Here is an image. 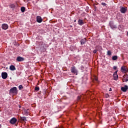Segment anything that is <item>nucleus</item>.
Here are the masks:
<instances>
[{"mask_svg":"<svg viewBox=\"0 0 128 128\" xmlns=\"http://www.w3.org/2000/svg\"><path fill=\"white\" fill-rule=\"evenodd\" d=\"M20 10H21V12H25V10H26V8H24V7H22L21 8H20Z\"/></svg>","mask_w":128,"mask_h":128,"instance_id":"nucleus-21","label":"nucleus"},{"mask_svg":"<svg viewBox=\"0 0 128 128\" xmlns=\"http://www.w3.org/2000/svg\"><path fill=\"white\" fill-rule=\"evenodd\" d=\"M86 11L88 12V7L86 6Z\"/></svg>","mask_w":128,"mask_h":128,"instance_id":"nucleus-26","label":"nucleus"},{"mask_svg":"<svg viewBox=\"0 0 128 128\" xmlns=\"http://www.w3.org/2000/svg\"><path fill=\"white\" fill-rule=\"evenodd\" d=\"M113 76H114V80H118V74H114Z\"/></svg>","mask_w":128,"mask_h":128,"instance_id":"nucleus-15","label":"nucleus"},{"mask_svg":"<svg viewBox=\"0 0 128 128\" xmlns=\"http://www.w3.org/2000/svg\"><path fill=\"white\" fill-rule=\"evenodd\" d=\"M113 68H114V70H116V68H118V67L116 66H114L113 67Z\"/></svg>","mask_w":128,"mask_h":128,"instance_id":"nucleus-27","label":"nucleus"},{"mask_svg":"<svg viewBox=\"0 0 128 128\" xmlns=\"http://www.w3.org/2000/svg\"><path fill=\"white\" fill-rule=\"evenodd\" d=\"M2 77L3 80H6L8 78V73L6 72H3L2 73Z\"/></svg>","mask_w":128,"mask_h":128,"instance_id":"nucleus-4","label":"nucleus"},{"mask_svg":"<svg viewBox=\"0 0 128 128\" xmlns=\"http://www.w3.org/2000/svg\"><path fill=\"white\" fill-rule=\"evenodd\" d=\"M102 6H106V4L104 2H102L101 3Z\"/></svg>","mask_w":128,"mask_h":128,"instance_id":"nucleus-25","label":"nucleus"},{"mask_svg":"<svg viewBox=\"0 0 128 128\" xmlns=\"http://www.w3.org/2000/svg\"><path fill=\"white\" fill-rule=\"evenodd\" d=\"M10 8H16V5H14V4H11L10 5Z\"/></svg>","mask_w":128,"mask_h":128,"instance_id":"nucleus-20","label":"nucleus"},{"mask_svg":"<svg viewBox=\"0 0 128 128\" xmlns=\"http://www.w3.org/2000/svg\"><path fill=\"white\" fill-rule=\"evenodd\" d=\"M74 22H76V20H74Z\"/></svg>","mask_w":128,"mask_h":128,"instance_id":"nucleus-35","label":"nucleus"},{"mask_svg":"<svg viewBox=\"0 0 128 128\" xmlns=\"http://www.w3.org/2000/svg\"><path fill=\"white\" fill-rule=\"evenodd\" d=\"M94 80H96V82H98V78L96 76H95Z\"/></svg>","mask_w":128,"mask_h":128,"instance_id":"nucleus-30","label":"nucleus"},{"mask_svg":"<svg viewBox=\"0 0 128 128\" xmlns=\"http://www.w3.org/2000/svg\"><path fill=\"white\" fill-rule=\"evenodd\" d=\"M2 30H8V24H3L2 25Z\"/></svg>","mask_w":128,"mask_h":128,"instance_id":"nucleus-6","label":"nucleus"},{"mask_svg":"<svg viewBox=\"0 0 128 128\" xmlns=\"http://www.w3.org/2000/svg\"><path fill=\"white\" fill-rule=\"evenodd\" d=\"M20 118L22 122H26L28 120H26V116H20Z\"/></svg>","mask_w":128,"mask_h":128,"instance_id":"nucleus-16","label":"nucleus"},{"mask_svg":"<svg viewBox=\"0 0 128 128\" xmlns=\"http://www.w3.org/2000/svg\"><path fill=\"white\" fill-rule=\"evenodd\" d=\"M107 55L112 56V52H110V50H108L107 52Z\"/></svg>","mask_w":128,"mask_h":128,"instance_id":"nucleus-23","label":"nucleus"},{"mask_svg":"<svg viewBox=\"0 0 128 128\" xmlns=\"http://www.w3.org/2000/svg\"><path fill=\"white\" fill-rule=\"evenodd\" d=\"M118 70L116 71V72H114V74H118Z\"/></svg>","mask_w":128,"mask_h":128,"instance_id":"nucleus-28","label":"nucleus"},{"mask_svg":"<svg viewBox=\"0 0 128 128\" xmlns=\"http://www.w3.org/2000/svg\"><path fill=\"white\" fill-rule=\"evenodd\" d=\"M107 96H108V94H107Z\"/></svg>","mask_w":128,"mask_h":128,"instance_id":"nucleus-36","label":"nucleus"},{"mask_svg":"<svg viewBox=\"0 0 128 128\" xmlns=\"http://www.w3.org/2000/svg\"><path fill=\"white\" fill-rule=\"evenodd\" d=\"M93 52L94 54H96V50H94Z\"/></svg>","mask_w":128,"mask_h":128,"instance_id":"nucleus-29","label":"nucleus"},{"mask_svg":"<svg viewBox=\"0 0 128 128\" xmlns=\"http://www.w3.org/2000/svg\"><path fill=\"white\" fill-rule=\"evenodd\" d=\"M84 20L80 19L78 20V24L80 26H82V24H84Z\"/></svg>","mask_w":128,"mask_h":128,"instance_id":"nucleus-13","label":"nucleus"},{"mask_svg":"<svg viewBox=\"0 0 128 128\" xmlns=\"http://www.w3.org/2000/svg\"><path fill=\"white\" fill-rule=\"evenodd\" d=\"M71 72H72V74H76L77 75L78 74V70H76V66H72L71 67Z\"/></svg>","mask_w":128,"mask_h":128,"instance_id":"nucleus-2","label":"nucleus"},{"mask_svg":"<svg viewBox=\"0 0 128 128\" xmlns=\"http://www.w3.org/2000/svg\"><path fill=\"white\" fill-rule=\"evenodd\" d=\"M124 80L126 82H128V75L126 74L124 76Z\"/></svg>","mask_w":128,"mask_h":128,"instance_id":"nucleus-17","label":"nucleus"},{"mask_svg":"<svg viewBox=\"0 0 128 128\" xmlns=\"http://www.w3.org/2000/svg\"><path fill=\"white\" fill-rule=\"evenodd\" d=\"M36 22H37L40 23L42 22V19L40 16H36Z\"/></svg>","mask_w":128,"mask_h":128,"instance_id":"nucleus-10","label":"nucleus"},{"mask_svg":"<svg viewBox=\"0 0 128 128\" xmlns=\"http://www.w3.org/2000/svg\"><path fill=\"white\" fill-rule=\"evenodd\" d=\"M109 91H110V92H112V88H110Z\"/></svg>","mask_w":128,"mask_h":128,"instance_id":"nucleus-32","label":"nucleus"},{"mask_svg":"<svg viewBox=\"0 0 128 128\" xmlns=\"http://www.w3.org/2000/svg\"><path fill=\"white\" fill-rule=\"evenodd\" d=\"M35 90H36V92H38V90H40V87L36 86L35 87Z\"/></svg>","mask_w":128,"mask_h":128,"instance_id":"nucleus-24","label":"nucleus"},{"mask_svg":"<svg viewBox=\"0 0 128 128\" xmlns=\"http://www.w3.org/2000/svg\"><path fill=\"white\" fill-rule=\"evenodd\" d=\"M22 88H24V86H22V85H20L18 86V89L20 90H22Z\"/></svg>","mask_w":128,"mask_h":128,"instance_id":"nucleus-22","label":"nucleus"},{"mask_svg":"<svg viewBox=\"0 0 128 128\" xmlns=\"http://www.w3.org/2000/svg\"><path fill=\"white\" fill-rule=\"evenodd\" d=\"M24 112L25 114V116H28V109H24Z\"/></svg>","mask_w":128,"mask_h":128,"instance_id":"nucleus-18","label":"nucleus"},{"mask_svg":"<svg viewBox=\"0 0 128 128\" xmlns=\"http://www.w3.org/2000/svg\"><path fill=\"white\" fill-rule=\"evenodd\" d=\"M32 0H27V2H30L32 1Z\"/></svg>","mask_w":128,"mask_h":128,"instance_id":"nucleus-33","label":"nucleus"},{"mask_svg":"<svg viewBox=\"0 0 128 128\" xmlns=\"http://www.w3.org/2000/svg\"><path fill=\"white\" fill-rule=\"evenodd\" d=\"M10 70H16V66H14V65H11L10 66Z\"/></svg>","mask_w":128,"mask_h":128,"instance_id":"nucleus-14","label":"nucleus"},{"mask_svg":"<svg viewBox=\"0 0 128 128\" xmlns=\"http://www.w3.org/2000/svg\"><path fill=\"white\" fill-rule=\"evenodd\" d=\"M80 44H82V46L83 44H86V38H84L83 39H82L80 40Z\"/></svg>","mask_w":128,"mask_h":128,"instance_id":"nucleus-11","label":"nucleus"},{"mask_svg":"<svg viewBox=\"0 0 128 128\" xmlns=\"http://www.w3.org/2000/svg\"><path fill=\"white\" fill-rule=\"evenodd\" d=\"M126 10H128V9L124 7H122L120 10L121 14H126Z\"/></svg>","mask_w":128,"mask_h":128,"instance_id":"nucleus-7","label":"nucleus"},{"mask_svg":"<svg viewBox=\"0 0 128 128\" xmlns=\"http://www.w3.org/2000/svg\"><path fill=\"white\" fill-rule=\"evenodd\" d=\"M109 26L111 28H116V26L114 24V22L110 21L109 22Z\"/></svg>","mask_w":128,"mask_h":128,"instance_id":"nucleus-5","label":"nucleus"},{"mask_svg":"<svg viewBox=\"0 0 128 128\" xmlns=\"http://www.w3.org/2000/svg\"><path fill=\"white\" fill-rule=\"evenodd\" d=\"M80 98H81V97H80V96H78V100H80Z\"/></svg>","mask_w":128,"mask_h":128,"instance_id":"nucleus-31","label":"nucleus"},{"mask_svg":"<svg viewBox=\"0 0 128 128\" xmlns=\"http://www.w3.org/2000/svg\"><path fill=\"white\" fill-rule=\"evenodd\" d=\"M16 60L17 62H24V58L19 56L17 57Z\"/></svg>","mask_w":128,"mask_h":128,"instance_id":"nucleus-9","label":"nucleus"},{"mask_svg":"<svg viewBox=\"0 0 128 128\" xmlns=\"http://www.w3.org/2000/svg\"><path fill=\"white\" fill-rule=\"evenodd\" d=\"M10 94H14V96H15V94H18V88L16 87L11 88L10 90Z\"/></svg>","mask_w":128,"mask_h":128,"instance_id":"nucleus-1","label":"nucleus"},{"mask_svg":"<svg viewBox=\"0 0 128 128\" xmlns=\"http://www.w3.org/2000/svg\"><path fill=\"white\" fill-rule=\"evenodd\" d=\"M18 122V120L16 118H12L10 121L11 124H14Z\"/></svg>","mask_w":128,"mask_h":128,"instance_id":"nucleus-3","label":"nucleus"},{"mask_svg":"<svg viewBox=\"0 0 128 128\" xmlns=\"http://www.w3.org/2000/svg\"><path fill=\"white\" fill-rule=\"evenodd\" d=\"M70 28H72V26H70Z\"/></svg>","mask_w":128,"mask_h":128,"instance_id":"nucleus-34","label":"nucleus"},{"mask_svg":"<svg viewBox=\"0 0 128 128\" xmlns=\"http://www.w3.org/2000/svg\"><path fill=\"white\" fill-rule=\"evenodd\" d=\"M122 72H126V68L125 66H122L121 68Z\"/></svg>","mask_w":128,"mask_h":128,"instance_id":"nucleus-12","label":"nucleus"},{"mask_svg":"<svg viewBox=\"0 0 128 128\" xmlns=\"http://www.w3.org/2000/svg\"><path fill=\"white\" fill-rule=\"evenodd\" d=\"M128 90V86L126 85H125L124 87L121 88V90H122V92H126Z\"/></svg>","mask_w":128,"mask_h":128,"instance_id":"nucleus-8","label":"nucleus"},{"mask_svg":"<svg viewBox=\"0 0 128 128\" xmlns=\"http://www.w3.org/2000/svg\"><path fill=\"white\" fill-rule=\"evenodd\" d=\"M112 60H118V56H114L112 57Z\"/></svg>","mask_w":128,"mask_h":128,"instance_id":"nucleus-19","label":"nucleus"}]
</instances>
